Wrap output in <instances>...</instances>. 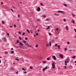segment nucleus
Returning <instances> with one entry per match:
<instances>
[{"label": "nucleus", "mask_w": 76, "mask_h": 76, "mask_svg": "<svg viewBox=\"0 0 76 76\" xmlns=\"http://www.w3.org/2000/svg\"><path fill=\"white\" fill-rule=\"evenodd\" d=\"M52 67L53 69H54L55 68V64L53 63H52Z\"/></svg>", "instance_id": "nucleus-1"}, {"label": "nucleus", "mask_w": 76, "mask_h": 76, "mask_svg": "<svg viewBox=\"0 0 76 76\" xmlns=\"http://www.w3.org/2000/svg\"><path fill=\"white\" fill-rule=\"evenodd\" d=\"M53 58L55 60H56V56H52Z\"/></svg>", "instance_id": "nucleus-2"}, {"label": "nucleus", "mask_w": 76, "mask_h": 76, "mask_svg": "<svg viewBox=\"0 0 76 76\" xmlns=\"http://www.w3.org/2000/svg\"><path fill=\"white\" fill-rule=\"evenodd\" d=\"M59 57H61V58H63V56L61 54L60 55Z\"/></svg>", "instance_id": "nucleus-3"}, {"label": "nucleus", "mask_w": 76, "mask_h": 76, "mask_svg": "<svg viewBox=\"0 0 76 76\" xmlns=\"http://www.w3.org/2000/svg\"><path fill=\"white\" fill-rule=\"evenodd\" d=\"M47 69V66H46L45 68H43V71H45V70H46V69Z\"/></svg>", "instance_id": "nucleus-4"}, {"label": "nucleus", "mask_w": 76, "mask_h": 76, "mask_svg": "<svg viewBox=\"0 0 76 76\" xmlns=\"http://www.w3.org/2000/svg\"><path fill=\"white\" fill-rule=\"evenodd\" d=\"M3 40L5 42H6L7 41V39H6L5 37L3 38Z\"/></svg>", "instance_id": "nucleus-5"}, {"label": "nucleus", "mask_w": 76, "mask_h": 76, "mask_svg": "<svg viewBox=\"0 0 76 76\" xmlns=\"http://www.w3.org/2000/svg\"><path fill=\"white\" fill-rule=\"evenodd\" d=\"M19 45H23V44H22V43L20 42H19Z\"/></svg>", "instance_id": "nucleus-6"}, {"label": "nucleus", "mask_w": 76, "mask_h": 76, "mask_svg": "<svg viewBox=\"0 0 76 76\" xmlns=\"http://www.w3.org/2000/svg\"><path fill=\"white\" fill-rule=\"evenodd\" d=\"M66 61V63H68L69 62V59H68L66 61Z\"/></svg>", "instance_id": "nucleus-7"}, {"label": "nucleus", "mask_w": 76, "mask_h": 76, "mask_svg": "<svg viewBox=\"0 0 76 76\" xmlns=\"http://www.w3.org/2000/svg\"><path fill=\"white\" fill-rule=\"evenodd\" d=\"M40 9H41L39 7H38L37 8V11H38V12H39V11H40Z\"/></svg>", "instance_id": "nucleus-8"}, {"label": "nucleus", "mask_w": 76, "mask_h": 76, "mask_svg": "<svg viewBox=\"0 0 76 76\" xmlns=\"http://www.w3.org/2000/svg\"><path fill=\"white\" fill-rule=\"evenodd\" d=\"M72 22L73 23H75V21L74 20H72Z\"/></svg>", "instance_id": "nucleus-9"}, {"label": "nucleus", "mask_w": 76, "mask_h": 76, "mask_svg": "<svg viewBox=\"0 0 76 76\" xmlns=\"http://www.w3.org/2000/svg\"><path fill=\"white\" fill-rule=\"evenodd\" d=\"M54 16H58V15H59L58 14H54Z\"/></svg>", "instance_id": "nucleus-10"}, {"label": "nucleus", "mask_w": 76, "mask_h": 76, "mask_svg": "<svg viewBox=\"0 0 76 76\" xmlns=\"http://www.w3.org/2000/svg\"><path fill=\"white\" fill-rule=\"evenodd\" d=\"M58 13H63V11H58Z\"/></svg>", "instance_id": "nucleus-11"}, {"label": "nucleus", "mask_w": 76, "mask_h": 76, "mask_svg": "<svg viewBox=\"0 0 76 76\" xmlns=\"http://www.w3.org/2000/svg\"><path fill=\"white\" fill-rule=\"evenodd\" d=\"M49 45L50 46H51V42H49Z\"/></svg>", "instance_id": "nucleus-12"}, {"label": "nucleus", "mask_w": 76, "mask_h": 76, "mask_svg": "<svg viewBox=\"0 0 76 76\" xmlns=\"http://www.w3.org/2000/svg\"><path fill=\"white\" fill-rule=\"evenodd\" d=\"M26 31H27V32L29 34V33H30V32H29V31L28 30V29H27Z\"/></svg>", "instance_id": "nucleus-13"}, {"label": "nucleus", "mask_w": 76, "mask_h": 76, "mask_svg": "<svg viewBox=\"0 0 76 76\" xmlns=\"http://www.w3.org/2000/svg\"><path fill=\"white\" fill-rule=\"evenodd\" d=\"M37 21H39L40 20V19H39V18H37Z\"/></svg>", "instance_id": "nucleus-14"}, {"label": "nucleus", "mask_w": 76, "mask_h": 76, "mask_svg": "<svg viewBox=\"0 0 76 76\" xmlns=\"http://www.w3.org/2000/svg\"><path fill=\"white\" fill-rule=\"evenodd\" d=\"M57 47H58V50L60 49V46H59V45H58Z\"/></svg>", "instance_id": "nucleus-15"}, {"label": "nucleus", "mask_w": 76, "mask_h": 76, "mask_svg": "<svg viewBox=\"0 0 76 76\" xmlns=\"http://www.w3.org/2000/svg\"><path fill=\"white\" fill-rule=\"evenodd\" d=\"M65 65H66V66H67V62H66V61H65Z\"/></svg>", "instance_id": "nucleus-16"}, {"label": "nucleus", "mask_w": 76, "mask_h": 76, "mask_svg": "<svg viewBox=\"0 0 76 76\" xmlns=\"http://www.w3.org/2000/svg\"><path fill=\"white\" fill-rule=\"evenodd\" d=\"M15 59L16 60H17V61H19V60L18 58H15Z\"/></svg>", "instance_id": "nucleus-17"}, {"label": "nucleus", "mask_w": 76, "mask_h": 76, "mask_svg": "<svg viewBox=\"0 0 76 76\" xmlns=\"http://www.w3.org/2000/svg\"><path fill=\"white\" fill-rule=\"evenodd\" d=\"M64 6H65V7H67V5L66 4H64Z\"/></svg>", "instance_id": "nucleus-18"}, {"label": "nucleus", "mask_w": 76, "mask_h": 76, "mask_svg": "<svg viewBox=\"0 0 76 76\" xmlns=\"http://www.w3.org/2000/svg\"><path fill=\"white\" fill-rule=\"evenodd\" d=\"M47 60H50V58H47Z\"/></svg>", "instance_id": "nucleus-19"}, {"label": "nucleus", "mask_w": 76, "mask_h": 76, "mask_svg": "<svg viewBox=\"0 0 76 76\" xmlns=\"http://www.w3.org/2000/svg\"><path fill=\"white\" fill-rule=\"evenodd\" d=\"M18 33H19V34H20V35H21V34H22V33H21V32H20V31H19Z\"/></svg>", "instance_id": "nucleus-20"}, {"label": "nucleus", "mask_w": 76, "mask_h": 76, "mask_svg": "<svg viewBox=\"0 0 76 76\" xmlns=\"http://www.w3.org/2000/svg\"><path fill=\"white\" fill-rule=\"evenodd\" d=\"M14 52H15V51H12L11 52V53L12 54H13V53Z\"/></svg>", "instance_id": "nucleus-21"}, {"label": "nucleus", "mask_w": 76, "mask_h": 76, "mask_svg": "<svg viewBox=\"0 0 76 76\" xmlns=\"http://www.w3.org/2000/svg\"><path fill=\"white\" fill-rule=\"evenodd\" d=\"M75 56H72V58H75Z\"/></svg>", "instance_id": "nucleus-22"}, {"label": "nucleus", "mask_w": 76, "mask_h": 76, "mask_svg": "<svg viewBox=\"0 0 76 76\" xmlns=\"http://www.w3.org/2000/svg\"><path fill=\"white\" fill-rule=\"evenodd\" d=\"M72 16H73L74 17H75V15H74V14L72 13Z\"/></svg>", "instance_id": "nucleus-23"}, {"label": "nucleus", "mask_w": 76, "mask_h": 76, "mask_svg": "<svg viewBox=\"0 0 76 76\" xmlns=\"http://www.w3.org/2000/svg\"><path fill=\"white\" fill-rule=\"evenodd\" d=\"M50 26H48L47 28V29H50Z\"/></svg>", "instance_id": "nucleus-24"}, {"label": "nucleus", "mask_w": 76, "mask_h": 76, "mask_svg": "<svg viewBox=\"0 0 76 76\" xmlns=\"http://www.w3.org/2000/svg\"><path fill=\"white\" fill-rule=\"evenodd\" d=\"M66 30H68V27H67V26H66Z\"/></svg>", "instance_id": "nucleus-25"}, {"label": "nucleus", "mask_w": 76, "mask_h": 76, "mask_svg": "<svg viewBox=\"0 0 76 76\" xmlns=\"http://www.w3.org/2000/svg\"><path fill=\"white\" fill-rule=\"evenodd\" d=\"M64 51H67V48H65L64 49Z\"/></svg>", "instance_id": "nucleus-26"}, {"label": "nucleus", "mask_w": 76, "mask_h": 76, "mask_svg": "<svg viewBox=\"0 0 76 76\" xmlns=\"http://www.w3.org/2000/svg\"><path fill=\"white\" fill-rule=\"evenodd\" d=\"M10 10H11V11H12V12H14L13 10H12V9H10Z\"/></svg>", "instance_id": "nucleus-27"}, {"label": "nucleus", "mask_w": 76, "mask_h": 76, "mask_svg": "<svg viewBox=\"0 0 76 76\" xmlns=\"http://www.w3.org/2000/svg\"><path fill=\"white\" fill-rule=\"evenodd\" d=\"M17 42L18 43H19V40H17Z\"/></svg>", "instance_id": "nucleus-28"}, {"label": "nucleus", "mask_w": 76, "mask_h": 76, "mask_svg": "<svg viewBox=\"0 0 76 76\" xmlns=\"http://www.w3.org/2000/svg\"><path fill=\"white\" fill-rule=\"evenodd\" d=\"M26 45H28V46H29V45H28V43H26Z\"/></svg>", "instance_id": "nucleus-29"}, {"label": "nucleus", "mask_w": 76, "mask_h": 76, "mask_svg": "<svg viewBox=\"0 0 76 76\" xmlns=\"http://www.w3.org/2000/svg\"><path fill=\"white\" fill-rule=\"evenodd\" d=\"M22 70H24V71H25L26 70V69H25L23 68H22Z\"/></svg>", "instance_id": "nucleus-30"}, {"label": "nucleus", "mask_w": 76, "mask_h": 76, "mask_svg": "<svg viewBox=\"0 0 76 76\" xmlns=\"http://www.w3.org/2000/svg\"><path fill=\"white\" fill-rule=\"evenodd\" d=\"M38 45H36V48H37L38 47Z\"/></svg>", "instance_id": "nucleus-31"}, {"label": "nucleus", "mask_w": 76, "mask_h": 76, "mask_svg": "<svg viewBox=\"0 0 76 76\" xmlns=\"http://www.w3.org/2000/svg\"><path fill=\"white\" fill-rule=\"evenodd\" d=\"M23 42H24V43H26V41L23 40Z\"/></svg>", "instance_id": "nucleus-32"}, {"label": "nucleus", "mask_w": 76, "mask_h": 76, "mask_svg": "<svg viewBox=\"0 0 76 76\" xmlns=\"http://www.w3.org/2000/svg\"><path fill=\"white\" fill-rule=\"evenodd\" d=\"M58 30V28H56V31H57Z\"/></svg>", "instance_id": "nucleus-33"}, {"label": "nucleus", "mask_w": 76, "mask_h": 76, "mask_svg": "<svg viewBox=\"0 0 76 76\" xmlns=\"http://www.w3.org/2000/svg\"><path fill=\"white\" fill-rule=\"evenodd\" d=\"M49 35H51V33H49Z\"/></svg>", "instance_id": "nucleus-34"}, {"label": "nucleus", "mask_w": 76, "mask_h": 76, "mask_svg": "<svg viewBox=\"0 0 76 76\" xmlns=\"http://www.w3.org/2000/svg\"><path fill=\"white\" fill-rule=\"evenodd\" d=\"M2 23L3 24H4V21H2Z\"/></svg>", "instance_id": "nucleus-35"}, {"label": "nucleus", "mask_w": 76, "mask_h": 76, "mask_svg": "<svg viewBox=\"0 0 76 76\" xmlns=\"http://www.w3.org/2000/svg\"><path fill=\"white\" fill-rule=\"evenodd\" d=\"M40 4L41 6H43V4H42V3H41Z\"/></svg>", "instance_id": "nucleus-36"}, {"label": "nucleus", "mask_w": 76, "mask_h": 76, "mask_svg": "<svg viewBox=\"0 0 76 76\" xmlns=\"http://www.w3.org/2000/svg\"><path fill=\"white\" fill-rule=\"evenodd\" d=\"M29 68H30L31 69H32V67L31 66H30Z\"/></svg>", "instance_id": "nucleus-37"}, {"label": "nucleus", "mask_w": 76, "mask_h": 76, "mask_svg": "<svg viewBox=\"0 0 76 76\" xmlns=\"http://www.w3.org/2000/svg\"><path fill=\"white\" fill-rule=\"evenodd\" d=\"M19 39H20V40L22 39V38H21V37H19Z\"/></svg>", "instance_id": "nucleus-38"}, {"label": "nucleus", "mask_w": 76, "mask_h": 76, "mask_svg": "<svg viewBox=\"0 0 76 76\" xmlns=\"http://www.w3.org/2000/svg\"><path fill=\"white\" fill-rule=\"evenodd\" d=\"M31 31V34H32V30H30Z\"/></svg>", "instance_id": "nucleus-39"}, {"label": "nucleus", "mask_w": 76, "mask_h": 76, "mask_svg": "<svg viewBox=\"0 0 76 76\" xmlns=\"http://www.w3.org/2000/svg\"><path fill=\"white\" fill-rule=\"evenodd\" d=\"M7 35H9L10 34H9V33H7Z\"/></svg>", "instance_id": "nucleus-40"}, {"label": "nucleus", "mask_w": 76, "mask_h": 76, "mask_svg": "<svg viewBox=\"0 0 76 76\" xmlns=\"http://www.w3.org/2000/svg\"><path fill=\"white\" fill-rule=\"evenodd\" d=\"M8 53L7 52H5L6 54H7Z\"/></svg>", "instance_id": "nucleus-41"}, {"label": "nucleus", "mask_w": 76, "mask_h": 76, "mask_svg": "<svg viewBox=\"0 0 76 76\" xmlns=\"http://www.w3.org/2000/svg\"><path fill=\"white\" fill-rule=\"evenodd\" d=\"M43 63H46V61H44L43 62Z\"/></svg>", "instance_id": "nucleus-42"}, {"label": "nucleus", "mask_w": 76, "mask_h": 76, "mask_svg": "<svg viewBox=\"0 0 76 76\" xmlns=\"http://www.w3.org/2000/svg\"><path fill=\"white\" fill-rule=\"evenodd\" d=\"M25 39L26 40H27V39H28V37H26L25 38Z\"/></svg>", "instance_id": "nucleus-43"}, {"label": "nucleus", "mask_w": 76, "mask_h": 76, "mask_svg": "<svg viewBox=\"0 0 76 76\" xmlns=\"http://www.w3.org/2000/svg\"><path fill=\"white\" fill-rule=\"evenodd\" d=\"M43 16L44 18H45V17H46V16H45V15H43Z\"/></svg>", "instance_id": "nucleus-44"}, {"label": "nucleus", "mask_w": 76, "mask_h": 76, "mask_svg": "<svg viewBox=\"0 0 76 76\" xmlns=\"http://www.w3.org/2000/svg\"><path fill=\"white\" fill-rule=\"evenodd\" d=\"M46 46L47 47H48V46H49L48 44H47V45H46Z\"/></svg>", "instance_id": "nucleus-45"}, {"label": "nucleus", "mask_w": 76, "mask_h": 76, "mask_svg": "<svg viewBox=\"0 0 76 76\" xmlns=\"http://www.w3.org/2000/svg\"><path fill=\"white\" fill-rule=\"evenodd\" d=\"M67 43L68 44V45H69V42H67Z\"/></svg>", "instance_id": "nucleus-46"}, {"label": "nucleus", "mask_w": 76, "mask_h": 76, "mask_svg": "<svg viewBox=\"0 0 76 76\" xmlns=\"http://www.w3.org/2000/svg\"><path fill=\"white\" fill-rule=\"evenodd\" d=\"M46 20H47V21L49 20V19H48V18L46 19Z\"/></svg>", "instance_id": "nucleus-47"}, {"label": "nucleus", "mask_w": 76, "mask_h": 76, "mask_svg": "<svg viewBox=\"0 0 76 76\" xmlns=\"http://www.w3.org/2000/svg\"><path fill=\"white\" fill-rule=\"evenodd\" d=\"M57 44H56L55 45V47H57Z\"/></svg>", "instance_id": "nucleus-48"}, {"label": "nucleus", "mask_w": 76, "mask_h": 76, "mask_svg": "<svg viewBox=\"0 0 76 76\" xmlns=\"http://www.w3.org/2000/svg\"><path fill=\"white\" fill-rule=\"evenodd\" d=\"M1 4L2 5V4H3V2H1Z\"/></svg>", "instance_id": "nucleus-49"}, {"label": "nucleus", "mask_w": 76, "mask_h": 76, "mask_svg": "<svg viewBox=\"0 0 76 76\" xmlns=\"http://www.w3.org/2000/svg\"><path fill=\"white\" fill-rule=\"evenodd\" d=\"M25 33H23V35H25Z\"/></svg>", "instance_id": "nucleus-50"}, {"label": "nucleus", "mask_w": 76, "mask_h": 76, "mask_svg": "<svg viewBox=\"0 0 76 76\" xmlns=\"http://www.w3.org/2000/svg\"><path fill=\"white\" fill-rule=\"evenodd\" d=\"M14 26L15 27H16V25H15V24L14 25Z\"/></svg>", "instance_id": "nucleus-51"}, {"label": "nucleus", "mask_w": 76, "mask_h": 76, "mask_svg": "<svg viewBox=\"0 0 76 76\" xmlns=\"http://www.w3.org/2000/svg\"><path fill=\"white\" fill-rule=\"evenodd\" d=\"M64 69H66V66H65L64 67Z\"/></svg>", "instance_id": "nucleus-52"}, {"label": "nucleus", "mask_w": 76, "mask_h": 76, "mask_svg": "<svg viewBox=\"0 0 76 76\" xmlns=\"http://www.w3.org/2000/svg\"><path fill=\"white\" fill-rule=\"evenodd\" d=\"M18 18H20V15H18Z\"/></svg>", "instance_id": "nucleus-53"}, {"label": "nucleus", "mask_w": 76, "mask_h": 76, "mask_svg": "<svg viewBox=\"0 0 76 76\" xmlns=\"http://www.w3.org/2000/svg\"><path fill=\"white\" fill-rule=\"evenodd\" d=\"M36 35H38V33H36Z\"/></svg>", "instance_id": "nucleus-54"}, {"label": "nucleus", "mask_w": 76, "mask_h": 76, "mask_svg": "<svg viewBox=\"0 0 76 76\" xmlns=\"http://www.w3.org/2000/svg\"><path fill=\"white\" fill-rule=\"evenodd\" d=\"M27 73V72H25L24 74H26V73Z\"/></svg>", "instance_id": "nucleus-55"}, {"label": "nucleus", "mask_w": 76, "mask_h": 76, "mask_svg": "<svg viewBox=\"0 0 76 76\" xmlns=\"http://www.w3.org/2000/svg\"><path fill=\"white\" fill-rule=\"evenodd\" d=\"M13 50V48H11V51H12V50Z\"/></svg>", "instance_id": "nucleus-56"}, {"label": "nucleus", "mask_w": 76, "mask_h": 76, "mask_svg": "<svg viewBox=\"0 0 76 76\" xmlns=\"http://www.w3.org/2000/svg\"><path fill=\"white\" fill-rule=\"evenodd\" d=\"M74 31H75V32H76V29H75L74 30Z\"/></svg>", "instance_id": "nucleus-57"}, {"label": "nucleus", "mask_w": 76, "mask_h": 76, "mask_svg": "<svg viewBox=\"0 0 76 76\" xmlns=\"http://www.w3.org/2000/svg\"><path fill=\"white\" fill-rule=\"evenodd\" d=\"M63 20H64V21H66V19H64Z\"/></svg>", "instance_id": "nucleus-58"}, {"label": "nucleus", "mask_w": 76, "mask_h": 76, "mask_svg": "<svg viewBox=\"0 0 76 76\" xmlns=\"http://www.w3.org/2000/svg\"><path fill=\"white\" fill-rule=\"evenodd\" d=\"M28 47H31L32 48V46H30V45H28Z\"/></svg>", "instance_id": "nucleus-59"}, {"label": "nucleus", "mask_w": 76, "mask_h": 76, "mask_svg": "<svg viewBox=\"0 0 76 76\" xmlns=\"http://www.w3.org/2000/svg\"><path fill=\"white\" fill-rule=\"evenodd\" d=\"M38 32H39V31H40L39 30H38Z\"/></svg>", "instance_id": "nucleus-60"}, {"label": "nucleus", "mask_w": 76, "mask_h": 76, "mask_svg": "<svg viewBox=\"0 0 76 76\" xmlns=\"http://www.w3.org/2000/svg\"><path fill=\"white\" fill-rule=\"evenodd\" d=\"M10 27L11 28H12V26H10Z\"/></svg>", "instance_id": "nucleus-61"}, {"label": "nucleus", "mask_w": 76, "mask_h": 76, "mask_svg": "<svg viewBox=\"0 0 76 76\" xmlns=\"http://www.w3.org/2000/svg\"><path fill=\"white\" fill-rule=\"evenodd\" d=\"M17 74H18V72H16Z\"/></svg>", "instance_id": "nucleus-62"}, {"label": "nucleus", "mask_w": 76, "mask_h": 76, "mask_svg": "<svg viewBox=\"0 0 76 76\" xmlns=\"http://www.w3.org/2000/svg\"><path fill=\"white\" fill-rule=\"evenodd\" d=\"M1 60H0V63H1Z\"/></svg>", "instance_id": "nucleus-63"}, {"label": "nucleus", "mask_w": 76, "mask_h": 76, "mask_svg": "<svg viewBox=\"0 0 76 76\" xmlns=\"http://www.w3.org/2000/svg\"><path fill=\"white\" fill-rule=\"evenodd\" d=\"M69 51H72V50H70Z\"/></svg>", "instance_id": "nucleus-64"}]
</instances>
